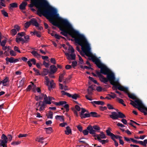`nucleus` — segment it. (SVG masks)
I'll return each mask as SVG.
<instances>
[{"mask_svg": "<svg viewBox=\"0 0 147 147\" xmlns=\"http://www.w3.org/2000/svg\"><path fill=\"white\" fill-rule=\"evenodd\" d=\"M46 104H47L44 101H42V102H41V104L40 105V107L39 110L40 111H41L44 110L45 107L46 106Z\"/></svg>", "mask_w": 147, "mask_h": 147, "instance_id": "aec40b11", "label": "nucleus"}, {"mask_svg": "<svg viewBox=\"0 0 147 147\" xmlns=\"http://www.w3.org/2000/svg\"><path fill=\"white\" fill-rule=\"evenodd\" d=\"M66 102L65 101H60L59 102V106L61 105L63 106V105L65 104Z\"/></svg>", "mask_w": 147, "mask_h": 147, "instance_id": "052dcab7", "label": "nucleus"}, {"mask_svg": "<svg viewBox=\"0 0 147 147\" xmlns=\"http://www.w3.org/2000/svg\"><path fill=\"white\" fill-rule=\"evenodd\" d=\"M32 33L34 35H36L37 36L38 38H40L41 36V33L40 32H38L36 30H34L33 32H31V33Z\"/></svg>", "mask_w": 147, "mask_h": 147, "instance_id": "b1692460", "label": "nucleus"}, {"mask_svg": "<svg viewBox=\"0 0 147 147\" xmlns=\"http://www.w3.org/2000/svg\"><path fill=\"white\" fill-rule=\"evenodd\" d=\"M27 134H20L18 136V137L19 138H22L23 137H26L27 136Z\"/></svg>", "mask_w": 147, "mask_h": 147, "instance_id": "0e129e2a", "label": "nucleus"}, {"mask_svg": "<svg viewBox=\"0 0 147 147\" xmlns=\"http://www.w3.org/2000/svg\"><path fill=\"white\" fill-rule=\"evenodd\" d=\"M78 57H79V60L80 61V62H79L81 64H83L84 63V62H83V59H82V58L79 55H78Z\"/></svg>", "mask_w": 147, "mask_h": 147, "instance_id": "8fccbe9b", "label": "nucleus"}, {"mask_svg": "<svg viewBox=\"0 0 147 147\" xmlns=\"http://www.w3.org/2000/svg\"><path fill=\"white\" fill-rule=\"evenodd\" d=\"M44 129L46 130L47 133L50 134L51 133L52 129L51 127H46L44 128Z\"/></svg>", "mask_w": 147, "mask_h": 147, "instance_id": "c9c22d12", "label": "nucleus"}, {"mask_svg": "<svg viewBox=\"0 0 147 147\" xmlns=\"http://www.w3.org/2000/svg\"><path fill=\"white\" fill-rule=\"evenodd\" d=\"M94 129L96 131V132H99L100 129V127L97 125H94L92 126Z\"/></svg>", "mask_w": 147, "mask_h": 147, "instance_id": "f704fd0d", "label": "nucleus"}, {"mask_svg": "<svg viewBox=\"0 0 147 147\" xmlns=\"http://www.w3.org/2000/svg\"><path fill=\"white\" fill-rule=\"evenodd\" d=\"M38 0H31L33 2L34 4L36 6H38L39 7L38 4L40 2H38L37 1Z\"/></svg>", "mask_w": 147, "mask_h": 147, "instance_id": "09e8293b", "label": "nucleus"}, {"mask_svg": "<svg viewBox=\"0 0 147 147\" xmlns=\"http://www.w3.org/2000/svg\"><path fill=\"white\" fill-rule=\"evenodd\" d=\"M10 54L11 56H15L16 55V53H15L13 50H11L10 51Z\"/></svg>", "mask_w": 147, "mask_h": 147, "instance_id": "de8ad7c7", "label": "nucleus"}, {"mask_svg": "<svg viewBox=\"0 0 147 147\" xmlns=\"http://www.w3.org/2000/svg\"><path fill=\"white\" fill-rule=\"evenodd\" d=\"M94 90V88L92 86H90L88 87L87 90L88 94L90 95L92 94V92Z\"/></svg>", "mask_w": 147, "mask_h": 147, "instance_id": "6ab92c4d", "label": "nucleus"}, {"mask_svg": "<svg viewBox=\"0 0 147 147\" xmlns=\"http://www.w3.org/2000/svg\"><path fill=\"white\" fill-rule=\"evenodd\" d=\"M44 138L43 137H38L37 138L36 140V141L38 142H40L42 144L44 143V142L42 140H44Z\"/></svg>", "mask_w": 147, "mask_h": 147, "instance_id": "473e14b6", "label": "nucleus"}, {"mask_svg": "<svg viewBox=\"0 0 147 147\" xmlns=\"http://www.w3.org/2000/svg\"><path fill=\"white\" fill-rule=\"evenodd\" d=\"M39 99L40 100H42L44 98V102L46 104H50L51 102L50 101H48V98L46 94H44L42 93H41L40 96H38Z\"/></svg>", "mask_w": 147, "mask_h": 147, "instance_id": "6e6552de", "label": "nucleus"}, {"mask_svg": "<svg viewBox=\"0 0 147 147\" xmlns=\"http://www.w3.org/2000/svg\"><path fill=\"white\" fill-rule=\"evenodd\" d=\"M5 60L6 64L7 65L9 64V62L11 63H13V57H11L10 58L7 57L5 58Z\"/></svg>", "mask_w": 147, "mask_h": 147, "instance_id": "dca6fc26", "label": "nucleus"}, {"mask_svg": "<svg viewBox=\"0 0 147 147\" xmlns=\"http://www.w3.org/2000/svg\"><path fill=\"white\" fill-rule=\"evenodd\" d=\"M87 129L88 130L90 134L92 135H96V131L94 129L92 126L89 125L88 126Z\"/></svg>", "mask_w": 147, "mask_h": 147, "instance_id": "f8f14e48", "label": "nucleus"}, {"mask_svg": "<svg viewBox=\"0 0 147 147\" xmlns=\"http://www.w3.org/2000/svg\"><path fill=\"white\" fill-rule=\"evenodd\" d=\"M99 108L101 110L103 111L105 110H106L107 109V107H105V106L104 107H102V106H100Z\"/></svg>", "mask_w": 147, "mask_h": 147, "instance_id": "338daca9", "label": "nucleus"}, {"mask_svg": "<svg viewBox=\"0 0 147 147\" xmlns=\"http://www.w3.org/2000/svg\"><path fill=\"white\" fill-rule=\"evenodd\" d=\"M50 61L51 63L53 64H56V61L55 58H51L50 59Z\"/></svg>", "mask_w": 147, "mask_h": 147, "instance_id": "680f3d73", "label": "nucleus"}, {"mask_svg": "<svg viewBox=\"0 0 147 147\" xmlns=\"http://www.w3.org/2000/svg\"><path fill=\"white\" fill-rule=\"evenodd\" d=\"M92 60L100 69L101 73L104 75H107V77L110 83L114 85L115 83V78L114 74L105 65L102 63L99 59L95 57H92Z\"/></svg>", "mask_w": 147, "mask_h": 147, "instance_id": "f03ea898", "label": "nucleus"}, {"mask_svg": "<svg viewBox=\"0 0 147 147\" xmlns=\"http://www.w3.org/2000/svg\"><path fill=\"white\" fill-rule=\"evenodd\" d=\"M113 86L115 88L116 90H117V89L121 91H124L126 93H128V89L127 88L124 87L120 85L115 84Z\"/></svg>", "mask_w": 147, "mask_h": 147, "instance_id": "0eeeda50", "label": "nucleus"}, {"mask_svg": "<svg viewBox=\"0 0 147 147\" xmlns=\"http://www.w3.org/2000/svg\"><path fill=\"white\" fill-rule=\"evenodd\" d=\"M124 139L126 141H127V142L129 143H130V141L131 140L130 139V138H127V137H124Z\"/></svg>", "mask_w": 147, "mask_h": 147, "instance_id": "69168bd1", "label": "nucleus"}, {"mask_svg": "<svg viewBox=\"0 0 147 147\" xmlns=\"http://www.w3.org/2000/svg\"><path fill=\"white\" fill-rule=\"evenodd\" d=\"M65 55L67 57V58L68 60H75L76 55L74 53H72L70 54L68 53L65 52Z\"/></svg>", "mask_w": 147, "mask_h": 147, "instance_id": "1a4fd4ad", "label": "nucleus"}, {"mask_svg": "<svg viewBox=\"0 0 147 147\" xmlns=\"http://www.w3.org/2000/svg\"><path fill=\"white\" fill-rule=\"evenodd\" d=\"M41 102H42V101H40L39 102H38L36 103V106L37 108H38L40 106V105L41 104Z\"/></svg>", "mask_w": 147, "mask_h": 147, "instance_id": "13d9d810", "label": "nucleus"}, {"mask_svg": "<svg viewBox=\"0 0 147 147\" xmlns=\"http://www.w3.org/2000/svg\"><path fill=\"white\" fill-rule=\"evenodd\" d=\"M61 93L63 95H66L68 97H69V96H70V94H69L68 93L65 92L64 90H61Z\"/></svg>", "mask_w": 147, "mask_h": 147, "instance_id": "79ce46f5", "label": "nucleus"}, {"mask_svg": "<svg viewBox=\"0 0 147 147\" xmlns=\"http://www.w3.org/2000/svg\"><path fill=\"white\" fill-rule=\"evenodd\" d=\"M117 100L120 103V104H121L123 105L124 106H126V105L124 103V101L123 100L119 98H117Z\"/></svg>", "mask_w": 147, "mask_h": 147, "instance_id": "58836bf2", "label": "nucleus"}, {"mask_svg": "<svg viewBox=\"0 0 147 147\" xmlns=\"http://www.w3.org/2000/svg\"><path fill=\"white\" fill-rule=\"evenodd\" d=\"M10 7H9V8H11V7L12 8H16L18 7V4L16 3H13L11 4H10L9 5Z\"/></svg>", "mask_w": 147, "mask_h": 147, "instance_id": "e433bc0d", "label": "nucleus"}, {"mask_svg": "<svg viewBox=\"0 0 147 147\" xmlns=\"http://www.w3.org/2000/svg\"><path fill=\"white\" fill-rule=\"evenodd\" d=\"M31 53L34 56L37 57H40V55L36 51H33L31 52Z\"/></svg>", "mask_w": 147, "mask_h": 147, "instance_id": "2f4dec72", "label": "nucleus"}, {"mask_svg": "<svg viewBox=\"0 0 147 147\" xmlns=\"http://www.w3.org/2000/svg\"><path fill=\"white\" fill-rule=\"evenodd\" d=\"M38 5L39 7L38 8V13H40L43 16L55 18H59L61 24L68 29V31L65 29L61 32L60 34L65 37L67 36L68 34H69L72 38H74L76 43L82 47L83 45L84 46V49H82L84 52L87 53L90 52L91 49L90 45L84 36L74 29L67 20L59 17V14L57 13L56 9L50 6L46 0H44L40 2Z\"/></svg>", "mask_w": 147, "mask_h": 147, "instance_id": "f257e3e1", "label": "nucleus"}, {"mask_svg": "<svg viewBox=\"0 0 147 147\" xmlns=\"http://www.w3.org/2000/svg\"><path fill=\"white\" fill-rule=\"evenodd\" d=\"M31 25L30 21L29 22H27L25 24V28H28Z\"/></svg>", "mask_w": 147, "mask_h": 147, "instance_id": "5fc2aeb1", "label": "nucleus"}, {"mask_svg": "<svg viewBox=\"0 0 147 147\" xmlns=\"http://www.w3.org/2000/svg\"><path fill=\"white\" fill-rule=\"evenodd\" d=\"M8 80V78L7 77H5V79L1 81V82L3 84V86H6L7 85L6 83L9 81Z\"/></svg>", "mask_w": 147, "mask_h": 147, "instance_id": "c85d7f7f", "label": "nucleus"}, {"mask_svg": "<svg viewBox=\"0 0 147 147\" xmlns=\"http://www.w3.org/2000/svg\"><path fill=\"white\" fill-rule=\"evenodd\" d=\"M66 130L65 131V134L67 135H69L71 133V130L69 126H67L66 128Z\"/></svg>", "mask_w": 147, "mask_h": 147, "instance_id": "bb28decb", "label": "nucleus"}, {"mask_svg": "<svg viewBox=\"0 0 147 147\" xmlns=\"http://www.w3.org/2000/svg\"><path fill=\"white\" fill-rule=\"evenodd\" d=\"M68 50L69 51V52L71 53H74V50L72 47L70 45L69 46Z\"/></svg>", "mask_w": 147, "mask_h": 147, "instance_id": "a19ab883", "label": "nucleus"}, {"mask_svg": "<svg viewBox=\"0 0 147 147\" xmlns=\"http://www.w3.org/2000/svg\"><path fill=\"white\" fill-rule=\"evenodd\" d=\"M55 118L56 120H59L61 121H64V116L57 115L55 116Z\"/></svg>", "mask_w": 147, "mask_h": 147, "instance_id": "5701e85b", "label": "nucleus"}, {"mask_svg": "<svg viewBox=\"0 0 147 147\" xmlns=\"http://www.w3.org/2000/svg\"><path fill=\"white\" fill-rule=\"evenodd\" d=\"M100 134H96V135H93L94 137L95 138V139L96 140V138H98V137H100V139H105L106 138V136H105V135L104 134L103 132L102 131L100 132Z\"/></svg>", "mask_w": 147, "mask_h": 147, "instance_id": "ddd939ff", "label": "nucleus"}, {"mask_svg": "<svg viewBox=\"0 0 147 147\" xmlns=\"http://www.w3.org/2000/svg\"><path fill=\"white\" fill-rule=\"evenodd\" d=\"M107 107L109 109H114V108L110 104H107Z\"/></svg>", "mask_w": 147, "mask_h": 147, "instance_id": "e2e57ef3", "label": "nucleus"}, {"mask_svg": "<svg viewBox=\"0 0 147 147\" xmlns=\"http://www.w3.org/2000/svg\"><path fill=\"white\" fill-rule=\"evenodd\" d=\"M131 141L134 143L136 144H139L140 145L143 146V141H138L137 140L134 139L132 138H130Z\"/></svg>", "mask_w": 147, "mask_h": 147, "instance_id": "412c9836", "label": "nucleus"}, {"mask_svg": "<svg viewBox=\"0 0 147 147\" xmlns=\"http://www.w3.org/2000/svg\"><path fill=\"white\" fill-rule=\"evenodd\" d=\"M107 135L111 137L112 139L113 140V139H115V138L116 139H118L119 136L115 135L111 133L109 130L107 129L106 131Z\"/></svg>", "mask_w": 147, "mask_h": 147, "instance_id": "9d476101", "label": "nucleus"}, {"mask_svg": "<svg viewBox=\"0 0 147 147\" xmlns=\"http://www.w3.org/2000/svg\"><path fill=\"white\" fill-rule=\"evenodd\" d=\"M25 81V78H23L22 80L20 81L19 84H20V86H23L24 84Z\"/></svg>", "mask_w": 147, "mask_h": 147, "instance_id": "49530a36", "label": "nucleus"}, {"mask_svg": "<svg viewBox=\"0 0 147 147\" xmlns=\"http://www.w3.org/2000/svg\"><path fill=\"white\" fill-rule=\"evenodd\" d=\"M77 127L78 129V130L80 132H82V127L80 125H78Z\"/></svg>", "mask_w": 147, "mask_h": 147, "instance_id": "4d7b16f0", "label": "nucleus"}, {"mask_svg": "<svg viewBox=\"0 0 147 147\" xmlns=\"http://www.w3.org/2000/svg\"><path fill=\"white\" fill-rule=\"evenodd\" d=\"M45 16L46 17L47 19L49 18H50L51 19H50V21L51 23L53 25L56 26H58L59 24L57 23L55 21L53 18H54L53 17H48L47 16ZM57 19H58L59 20V18H56Z\"/></svg>", "mask_w": 147, "mask_h": 147, "instance_id": "9b49d317", "label": "nucleus"}, {"mask_svg": "<svg viewBox=\"0 0 147 147\" xmlns=\"http://www.w3.org/2000/svg\"><path fill=\"white\" fill-rule=\"evenodd\" d=\"M96 73L97 74L98 77L99 78L100 80L102 82L105 84H106L108 82V80L107 78H106L101 74V72L98 71H96Z\"/></svg>", "mask_w": 147, "mask_h": 147, "instance_id": "423d86ee", "label": "nucleus"}, {"mask_svg": "<svg viewBox=\"0 0 147 147\" xmlns=\"http://www.w3.org/2000/svg\"><path fill=\"white\" fill-rule=\"evenodd\" d=\"M82 132L85 135H88L89 133L87 129V128L86 129L82 131Z\"/></svg>", "mask_w": 147, "mask_h": 147, "instance_id": "3c124183", "label": "nucleus"}, {"mask_svg": "<svg viewBox=\"0 0 147 147\" xmlns=\"http://www.w3.org/2000/svg\"><path fill=\"white\" fill-rule=\"evenodd\" d=\"M21 142L20 141H14L12 142L11 144L13 146L17 145L20 144Z\"/></svg>", "mask_w": 147, "mask_h": 147, "instance_id": "ea45409f", "label": "nucleus"}, {"mask_svg": "<svg viewBox=\"0 0 147 147\" xmlns=\"http://www.w3.org/2000/svg\"><path fill=\"white\" fill-rule=\"evenodd\" d=\"M24 38L25 39V40H24V41H25V42L27 43L29 40V35H26V36H24Z\"/></svg>", "mask_w": 147, "mask_h": 147, "instance_id": "603ef678", "label": "nucleus"}, {"mask_svg": "<svg viewBox=\"0 0 147 147\" xmlns=\"http://www.w3.org/2000/svg\"><path fill=\"white\" fill-rule=\"evenodd\" d=\"M1 138L3 140H7V137L4 134H2Z\"/></svg>", "mask_w": 147, "mask_h": 147, "instance_id": "864d4df0", "label": "nucleus"}, {"mask_svg": "<svg viewBox=\"0 0 147 147\" xmlns=\"http://www.w3.org/2000/svg\"><path fill=\"white\" fill-rule=\"evenodd\" d=\"M48 33L50 34L52 36H54L56 38L59 40V35L56 34L55 32L54 31H53L51 33H49V32Z\"/></svg>", "mask_w": 147, "mask_h": 147, "instance_id": "393cba45", "label": "nucleus"}, {"mask_svg": "<svg viewBox=\"0 0 147 147\" xmlns=\"http://www.w3.org/2000/svg\"><path fill=\"white\" fill-rule=\"evenodd\" d=\"M46 81L45 82V84L48 86V89L51 90L52 88H54L55 86V83H49V79L48 76H46L45 77Z\"/></svg>", "mask_w": 147, "mask_h": 147, "instance_id": "39448f33", "label": "nucleus"}, {"mask_svg": "<svg viewBox=\"0 0 147 147\" xmlns=\"http://www.w3.org/2000/svg\"><path fill=\"white\" fill-rule=\"evenodd\" d=\"M27 5V3L26 2H23L20 5L19 8L21 10H24L26 9V7Z\"/></svg>", "mask_w": 147, "mask_h": 147, "instance_id": "2eb2a0df", "label": "nucleus"}, {"mask_svg": "<svg viewBox=\"0 0 147 147\" xmlns=\"http://www.w3.org/2000/svg\"><path fill=\"white\" fill-rule=\"evenodd\" d=\"M128 93V97L134 100H135L136 99H136V96L134 95V94H130L129 93Z\"/></svg>", "mask_w": 147, "mask_h": 147, "instance_id": "72a5a7b5", "label": "nucleus"}, {"mask_svg": "<svg viewBox=\"0 0 147 147\" xmlns=\"http://www.w3.org/2000/svg\"><path fill=\"white\" fill-rule=\"evenodd\" d=\"M91 116V115L90 113H85L83 114V115L80 116L81 119H82L86 117H89Z\"/></svg>", "mask_w": 147, "mask_h": 147, "instance_id": "7c9ffc66", "label": "nucleus"}, {"mask_svg": "<svg viewBox=\"0 0 147 147\" xmlns=\"http://www.w3.org/2000/svg\"><path fill=\"white\" fill-rule=\"evenodd\" d=\"M91 116L93 117H100V115H98L97 113L94 112H91L90 113Z\"/></svg>", "mask_w": 147, "mask_h": 147, "instance_id": "c756f323", "label": "nucleus"}, {"mask_svg": "<svg viewBox=\"0 0 147 147\" xmlns=\"http://www.w3.org/2000/svg\"><path fill=\"white\" fill-rule=\"evenodd\" d=\"M14 28L16 31H19L20 30V27L18 25H16L14 26Z\"/></svg>", "mask_w": 147, "mask_h": 147, "instance_id": "774afa93", "label": "nucleus"}, {"mask_svg": "<svg viewBox=\"0 0 147 147\" xmlns=\"http://www.w3.org/2000/svg\"><path fill=\"white\" fill-rule=\"evenodd\" d=\"M110 117L113 120L118 119L119 118H126V116L123 113L118 112L117 113L115 112L111 113V114L110 115Z\"/></svg>", "mask_w": 147, "mask_h": 147, "instance_id": "20e7f679", "label": "nucleus"}, {"mask_svg": "<svg viewBox=\"0 0 147 147\" xmlns=\"http://www.w3.org/2000/svg\"><path fill=\"white\" fill-rule=\"evenodd\" d=\"M1 12L2 14L5 17H8V14L6 11L4 10H1Z\"/></svg>", "mask_w": 147, "mask_h": 147, "instance_id": "37998d69", "label": "nucleus"}, {"mask_svg": "<svg viewBox=\"0 0 147 147\" xmlns=\"http://www.w3.org/2000/svg\"><path fill=\"white\" fill-rule=\"evenodd\" d=\"M77 62L76 61H73L71 65L74 68L77 66Z\"/></svg>", "mask_w": 147, "mask_h": 147, "instance_id": "bf43d9fd", "label": "nucleus"}, {"mask_svg": "<svg viewBox=\"0 0 147 147\" xmlns=\"http://www.w3.org/2000/svg\"><path fill=\"white\" fill-rule=\"evenodd\" d=\"M69 97H71L73 99L76 100L78 98L80 97V96L78 94H74L71 95L70 94V96H69Z\"/></svg>", "mask_w": 147, "mask_h": 147, "instance_id": "cd10ccee", "label": "nucleus"}, {"mask_svg": "<svg viewBox=\"0 0 147 147\" xmlns=\"http://www.w3.org/2000/svg\"><path fill=\"white\" fill-rule=\"evenodd\" d=\"M50 71H49L46 68L43 69V71L41 74L42 76L47 75L49 73Z\"/></svg>", "mask_w": 147, "mask_h": 147, "instance_id": "a878e982", "label": "nucleus"}, {"mask_svg": "<svg viewBox=\"0 0 147 147\" xmlns=\"http://www.w3.org/2000/svg\"><path fill=\"white\" fill-rule=\"evenodd\" d=\"M7 140H1L0 141V146H2L3 147H7Z\"/></svg>", "mask_w": 147, "mask_h": 147, "instance_id": "4be33fe9", "label": "nucleus"}, {"mask_svg": "<svg viewBox=\"0 0 147 147\" xmlns=\"http://www.w3.org/2000/svg\"><path fill=\"white\" fill-rule=\"evenodd\" d=\"M50 71L51 73H55L57 71V68L54 65H52L50 66Z\"/></svg>", "mask_w": 147, "mask_h": 147, "instance_id": "f3484780", "label": "nucleus"}, {"mask_svg": "<svg viewBox=\"0 0 147 147\" xmlns=\"http://www.w3.org/2000/svg\"><path fill=\"white\" fill-rule=\"evenodd\" d=\"M130 104L134 107L138 109L141 112L143 113L144 115H147V113L144 111L145 110L143 109V108H144V106L140 100L136 99L135 101L130 100Z\"/></svg>", "mask_w": 147, "mask_h": 147, "instance_id": "7ed1b4c3", "label": "nucleus"}, {"mask_svg": "<svg viewBox=\"0 0 147 147\" xmlns=\"http://www.w3.org/2000/svg\"><path fill=\"white\" fill-rule=\"evenodd\" d=\"M31 24H32L36 27L38 26L39 24L35 18H32L30 21Z\"/></svg>", "mask_w": 147, "mask_h": 147, "instance_id": "4468645a", "label": "nucleus"}, {"mask_svg": "<svg viewBox=\"0 0 147 147\" xmlns=\"http://www.w3.org/2000/svg\"><path fill=\"white\" fill-rule=\"evenodd\" d=\"M46 115L47 116L48 118L52 119L53 118V113L51 111L49 112L48 115L47 114Z\"/></svg>", "mask_w": 147, "mask_h": 147, "instance_id": "4c0bfd02", "label": "nucleus"}, {"mask_svg": "<svg viewBox=\"0 0 147 147\" xmlns=\"http://www.w3.org/2000/svg\"><path fill=\"white\" fill-rule=\"evenodd\" d=\"M81 109H82V111H81V112H80V116H81V115H83V114H84V113L85 112H87L88 113H89L88 112V111H86L84 108H82Z\"/></svg>", "mask_w": 147, "mask_h": 147, "instance_id": "c03bdc74", "label": "nucleus"}, {"mask_svg": "<svg viewBox=\"0 0 147 147\" xmlns=\"http://www.w3.org/2000/svg\"><path fill=\"white\" fill-rule=\"evenodd\" d=\"M91 103L92 104H94L98 105H105V102L102 101H94L91 102Z\"/></svg>", "mask_w": 147, "mask_h": 147, "instance_id": "a211bd4d", "label": "nucleus"}, {"mask_svg": "<svg viewBox=\"0 0 147 147\" xmlns=\"http://www.w3.org/2000/svg\"><path fill=\"white\" fill-rule=\"evenodd\" d=\"M11 33L13 36H14L17 34V31L15 29H13L11 30Z\"/></svg>", "mask_w": 147, "mask_h": 147, "instance_id": "a18cd8bd", "label": "nucleus"}, {"mask_svg": "<svg viewBox=\"0 0 147 147\" xmlns=\"http://www.w3.org/2000/svg\"><path fill=\"white\" fill-rule=\"evenodd\" d=\"M88 78L89 80H90L92 81L93 82H94L95 84H97V82L96 80H94V78H92V77H91L90 76H89L88 77Z\"/></svg>", "mask_w": 147, "mask_h": 147, "instance_id": "6e6d98bb", "label": "nucleus"}]
</instances>
